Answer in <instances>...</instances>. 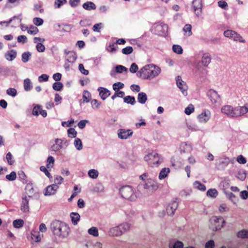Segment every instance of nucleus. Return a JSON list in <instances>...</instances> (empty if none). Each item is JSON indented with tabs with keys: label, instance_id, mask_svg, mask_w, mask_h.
<instances>
[{
	"label": "nucleus",
	"instance_id": "obj_24",
	"mask_svg": "<svg viewBox=\"0 0 248 248\" xmlns=\"http://www.w3.org/2000/svg\"><path fill=\"white\" fill-rule=\"evenodd\" d=\"M169 248H183L184 244L181 241H174L171 242L169 244Z\"/></svg>",
	"mask_w": 248,
	"mask_h": 248
},
{
	"label": "nucleus",
	"instance_id": "obj_60",
	"mask_svg": "<svg viewBox=\"0 0 248 248\" xmlns=\"http://www.w3.org/2000/svg\"><path fill=\"white\" fill-rule=\"evenodd\" d=\"M6 158L8 163L10 165H13L14 164L15 160L13 158L12 154L10 152L7 153V154L6 155Z\"/></svg>",
	"mask_w": 248,
	"mask_h": 248
},
{
	"label": "nucleus",
	"instance_id": "obj_56",
	"mask_svg": "<svg viewBox=\"0 0 248 248\" xmlns=\"http://www.w3.org/2000/svg\"><path fill=\"white\" fill-rule=\"evenodd\" d=\"M91 99V95L89 92L86 91L83 95V100L84 102H89Z\"/></svg>",
	"mask_w": 248,
	"mask_h": 248
},
{
	"label": "nucleus",
	"instance_id": "obj_9",
	"mask_svg": "<svg viewBox=\"0 0 248 248\" xmlns=\"http://www.w3.org/2000/svg\"><path fill=\"white\" fill-rule=\"evenodd\" d=\"M144 187L148 190L154 191L158 188V184L155 180L148 179L147 180Z\"/></svg>",
	"mask_w": 248,
	"mask_h": 248
},
{
	"label": "nucleus",
	"instance_id": "obj_30",
	"mask_svg": "<svg viewBox=\"0 0 248 248\" xmlns=\"http://www.w3.org/2000/svg\"><path fill=\"white\" fill-rule=\"evenodd\" d=\"M218 195V192L215 188H211L206 192V195L211 198H216Z\"/></svg>",
	"mask_w": 248,
	"mask_h": 248
},
{
	"label": "nucleus",
	"instance_id": "obj_19",
	"mask_svg": "<svg viewBox=\"0 0 248 248\" xmlns=\"http://www.w3.org/2000/svg\"><path fill=\"white\" fill-rule=\"evenodd\" d=\"M211 58L209 54H204L202 58L201 63L204 67H207L210 63Z\"/></svg>",
	"mask_w": 248,
	"mask_h": 248
},
{
	"label": "nucleus",
	"instance_id": "obj_10",
	"mask_svg": "<svg viewBox=\"0 0 248 248\" xmlns=\"http://www.w3.org/2000/svg\"><path fill=\"white\" fill-rule=\"evenodd\" d=\"M176 83L177 86L181 90L182 93L184 96L187 95V86L186 83L182 80L180 77H178L176 79Z\"/></svg>",
	"mask_w": 248,
	"mask_h": 248
},
{
	"label": "nucleus",
	"instance_id": "obj_55",
	"mask_svg": "<svg viewBox=\"0 0 248 248\" xmlns=\"http://www.w3.org/2000/svg\"><path fill=\"white\" fill-rule=\"evenodd\" d=\"M133 51V49L132 46H127L122 49V53L125 55H128L131 54Z\"/></svg>",
	"mask_w": 248,
	"mask_h": 248
},
{
	"label": "nucleus",
	"instance_id": "obj_22",
	"mask_svg": "<svg viewBox=\"0 0 248 248\" xmlns=\"http://www.w3.org/2000/svg\"><path fill=\"white\" fill-rule=\"evenodd\" d=\"M109 233L112 236H120L123 234L119 226L110 229Z\"/></svg>",
	"mask_w": 248,
	"mask_h": 248
},
{
	"label": "nucleus",
	"instance_id": "obj_45",
	"mask_svg": "<svg viewBox=\"0 0 248 248\" xmlns=\"http://www.w3.org/2000/svg\"><path fill=\"white\" fill-rule=\"evenodd\" d=\"M124 86V84L121 82H118L116 83H115L113 84L112 87L113 89L115 91L117 92L120 89H122Z\"/></svg>",
	"mask_w": 248,
	"mask_h": 248
},
{
	"label": "nucleus",
	"instance_id": "obj_18",
	"mask_svg": "<svg viewBox=\"0 0 248 248\" xmlns=\"http://www.w3.org/2000/svg\"><path fill=\"white\" fill-rule=\"evenodd\" d=\"M194 10L196 15L199 14L202 11V0H193L192 2Z\"/></svg>",
	"mask_w": 248,
	"mask_h": 248
},
{
	"label": "nucleus",
	"instance_id": "obj_61",
	"mask_svg": "<svg viewBox=\"0 0 248 248\" xmlns=\"http://www.w3.org/2000/svg\"><path fill=\"white\" fill-rule=\"evenodd\" d=\"M78 69L84 75H87L89 74L88 70L85 69L82 64H79L78 65Z\"/></svg>",
	"mask_w": 248,
	"mask_h": 248
},
{
	"label": "nucleus",
	"instance_id": "obj_31",
	"mask_svg": "<svg viewBox=\"0 0 248 248\" xmlns=\"http://www.w3.org/2000/svg\"><path fill=\"white\" fill-rule=\"evenodd\" d=\"M70 217L71 218L72 222L74 225H77L78 224V222L79 221L80 217V215L78 213L75 212L71 213Z\"/></svg>",
	"mask_w": 248,
	"mask_h": 248
},
{
	"label": "nucleus",
	"instance_id": "obj_15",
	"mask_svg": "<svg viewBox=\"0 0 248 248\" xmlns=\"http://www.w3.org/2000/svg\"><path fill=\"white\" fill-rule=\"evenodd\" d=\"M32 114L36 116L41 115L44 117H46L47 115L46 111L42 109V107L39 105H37L34 107Z\"/></svg>",
	"mask_w": 248,
	"mask_h": 248
},
{
	"label": "nucleus",
	"instance_id": "obj_48",
	"mask_svg": "<svg viewBox=\"0 0 248 248\" xmlns=\"http://www.w3.org/2000/svg\"><path fill=\"white\" fill-rule=\"evenodd\" d=\"M173 51L178 54H181L183 53V49L182 47L178 45H174L172 46Z\"/></svg>",
	"mask_w": 248,
	"mask_h": 248
},
{
	"label": "nucleus",
	"instance_id": "obj_41",
	"mask_svg": "<svg viewBox=\"0 0 248 248\" xmlns=\"http://www.w3.org/2000/svg\"><path fill=\"white\" fill-rule=\"evenodd\" d=\"M99 173L98 171L94 169L90 170L88 171L89 177L92 179H96L98 176Z\"/></svg>",
	"mask_w": 248,
	"mask_h": 248
},
{
	"label": "nucleus",
	"instance_id": "obj_14",
	"mask_svg": "<svg viewBox=\"0 0 248 248\" xmlns=\"http://www.w3.org/2000/svg\"><path fill=\"white\" fill-rule=\"evenodd\" d=\"M133 134V131L130 130L120 129L118 133V137L121 139H126Z\"/></svg>",
	"mask_w": 248,
	"mask_h": 248
},
{
	"label": "nucleus",
	"instance_id": "obj_51",
	"mask_svg": "<svg viewBox=\"0 0 248 248\" xmlns=\"http://www.w3.org/2000/svg\"><path fill=\"white\" fill-rule=\"evenodd\" d=\"M121 231L123 233H124V232L128 231L130 229V226L129 224L127 223H123L120 225H119Z\"/></svg>",
	"mask_w": 248,
	"mask_h": 248
},
{
	"label": "nucleus",
	"instance_id": "obj_39",
	"mask_svg": "<svg viewBox=\"0 0 248 248\" xmlns=\"http://www.w3.org/2000/svg\"><path fill=\"white\" fill-rule=\"evenodd\" d=\"M229 208L226 203H223L219 205L218 207V211L220 213H223L227 212Z\"/></svg>",
	"mask_w": 248,
	"mask_h": 248
},
{
	"label": "nucleus",
	"instance_id": "obj_44",
	"mask_svg": "<svg viewBox=\"0 0 248 248\" xmlns=\"http://www.w3.org/2000/svg\"><path fill=\"white\" fill-rule=\"evenodd\" d=\"M38 29L37 28L34 26H31L27 30V32L31 35H35L38 32Z\"/></svg>",
	"mask_w": 248,
	"mask_h": 248
},
{
	"label": "nucleus",
	"instance_id": "obj_11",
	"mask_svg": "<svg viewBox=\"0 0 248 248\" xmlns=\"http://www.w3.org/2000/svg\"><path fill=\"white\" fill-rule=\"evenodd\" d=\"M248 112V107L238 106L234 108V118L243 116Z\"/></svg>",
	"mask_w": 248,
	"mask_h": 248
},
{
	"label": "nucleus",
	"instance_id": "obj_23",
	"mask_svg": "<svg viewBox=\"0 0 248 248\" xmlns=\"http://www.w3.org/2000/svg\"><path fill=\"white\" fill-rule=\"evenodd\" d=\"M62 148V140L59 139H56L55 143L51 146V150L53 151H57Z\"/></svg>",
	"mask_w": 248,
	"mask_h": 248
},
{
	"label": "nucleus",
	"instance_id": "obj_3",
	"mask_svg": "<svg viewBox=\"0 0 248 248\" xmlns=\"http://www.w3.org/2000/svg\"><path fill=\"white\" fill-rule=\"evenodd\" d=\"M225 224L224 218L220 216H213L209 219L208 227L213 232H217L223 228Z\"/></svg>",
	"mask_w": 248,
	"mask_h": 248
},
{
	"label": "nucleus",
	"instance_id": "obj_27",
	"mask_svg": "<svg viewBox=\"0 0 248 248\" xmlns=\"http://www.w3.org/2000/svg\"><path fill=\"white\" fill-rule=\"evenodd\" d=\"M82 7L87 10H92L96 9L95 4L92 1H87L83 3Z\"/></svg>",
	"mask_w": 248,
	"mask_h": 248
},
{
	"label": "nucleus",
	"instance_id": "obj_58",
	"mask_svg": "<svg viewBox=\"0 0 248 248\" xmlns=\"http://www.w3.org/2000/svg\"><path fill=\"white\" fill-rule=\"evenodd\" d=\"M102 28V23H99L95 24L93 27V30L94 32H99L100 30Z\"/></svg>",
	"mask_w": 248,
	"mask_h": 248
},
{
	"label": "nucleus",
	"instance_id": "obj_4",
	"mask_svg": "<svg viewBox=\"0 0 248 248\" xmlns=\"http://www.w3.org/2000/svg\"><path fill=\"white\" fill-rule=\"evenodd\" d=\"M119 192L121 197L126 200L135 201L138 197L135 190L129 186L121 187Z\"/></svg>",
	"mask_w": 248,
	"mask_h": 248
},
{
	"label": "nucleus",
	"instance_id": "obj_59",
	"mask_svg": "<svg viewBox=\"0 0 248 248\" xmlns=\"http://www.w3.org/2000/svg\"><path fill=\"white\" fill-rule=\"evenodd\" d=\"M40 170L43 171V172L45 173V174H46V175L49 179H51L52 178V176L50 174V173H49V172L48 171V170H47V169L46 168V167L45 166H41L40 168Z\"/></svg>",
	"mask_w": 248,
	"mask_h": 248
},
{
	"label": "nucleus",
	"instance_id": "obj_46",
	"mask_svg": "<svg viewBox=\"0 0 248 248\" xmlns=\"http://www.w3.org/2000/svg\"><path fill=\"white\" fill-rule=\"evenodd\" d=\"M194 107L192 104H189L185 109V113L189 115L191 114L194 111Z\"/></svg>",
	"mask_w": 248,
	"mask_h": 248
},
{
	"label": "nucleus",
	"instance_id": "obj_26",
	"mask_svg": "<svg viewBox=\"0 0 248 248\" xmlns=\"http://www.w3.org/2000/svg\"><path fill=\"white\" fill-rule=\"evenodd\" d=\"M156 30L159 35H163L167 32L168 26L166 25H158L156 26Z\"/></svg>",
	"mask_w": 248,
	"mask_h": 248
},
{
	"label": "nucleus",
	"instance_id": "obj_62",
	"mask_svg": "<svg viewBox=\"0 0 248 248\" xmlns=\"http://www.w3.org/2000/svg\"><path fill=\"white\" fill-rule=\"evenodd\" d=\"M126 67L122 65H118L116 67V71L118 73H121L124 71H127Z\"/></svg>",
	"mask_w": 248,
	"mask_h": 248
},
{
	"label": "nucleus",
	"instance_id": "obj_13",
	"mask_svg": "<svg viewBox=\"0 0 248 248\" xmlns=\"http://www.w3.org/2000/svg\"><path fill=\"white\" fill-rule=\"evenodd\" d=\"M207 95L211 102L214 103H216L219 100V95L216 91L213 89H210L208 91Z\"/></svg>",
	"mask_w": 248,
	"mask_h": 248
},
{
	"label": "nucleus",
	"instance_id": "obj_34",
	"mask_svg": "<svg viewBox=\"0 0 248 248\" xmlns=\"http://www.w3.org/2000/svg\"><path fill=\"white\" fill-rule=\"evenodd\" d=\"M237 236L240 238H248V230L243 229L238 232Z\"/></svg>",
	"mask_w": 248,
	"mask_h": 248
},
{
	"label": "nucleus",
	"instance_id": "obj_49",
	"mask_svg": "<svg viewBox=\"0 0 248 248\" xmlns=\"http://www.w3.org/2000/svg\"><path fill=\"white\" fill-rule=\"evenodd\" d=\"M88 233L94 236H97L98 235V231L97 228L93 227L88 230Z\"/></svg>",
	"mask_w": 248,
	"mask_h": 248
},
{
	"label": "nucleus",
	"instance_id": "obj_50",
	"mask_svg": "<svg viewBox=\"0 0 248 248\" xmlns=\"http://www.w3.org/2000/svg\"><path fill=\"white\" fill-rule=\"evenodd\" d=\"M63 88V84L60 82H55L53 84V89L57 91H61Z\"/></svg>",
	"mask_w": 248,
	"mask_h": 248
},
{
	"label": "nucleus",
	"instance_id": "obj_42",
	"mask_svg": "<svg viewBox=\"0 0 248 248\" xmlns=\"http://www.w3.org/2000/svg\"><path fill=\"white\" fill-rule=\"evenodd\" d=\"M124 101L127 104L134 105L135 103V98L133 96H126L124 98Z\"/></svg>",
	"mask_w": 248,
	"mask_h": 248
},
{
	"label": "nucleus",
	"instance_id": "obj_38",
	"mask_svg": "<svg viewBox=\"0 0 248 248\" xmlns=\"http://www.w3.org/2000/svg\"><path fill=\"white\" fill-rule=\"evenodd\" d=\"M63 180V179L61 176L55 175L54 176L53 185H56V186H58L62 184Z\"/></svg>",
	"mask_w": 248,
	"mask_h": 248
},
{
	"label": "nucleus",
	"instance_id": "obj_32",
	"mask_svg": "<svg viewBox=\"0 0 248 248\" xmlns=\"http://www.w3.org/2000/svg\"><path fill=\"white\" fill-rule=\"evenodd\" d=\"M147 97L145 93H140L138 96V102L140 104H144L147 101Z\"/></svg>",
	"mask_w": 248,
	"mask_h": 248
},
{
	"label": "nucleus",
	"instance_id": "obj_47",
	"mask_svg": "<svg viewBox=\"0 0 248 248\" xmlns=\"http://www.w3.org/2000/svg\"><path fill=\"white\" fill-rule=\"evenodd\" d=\"M247 174L245 171L241 170L238 172L236 177L241 181H244L246 178Z\"/></svg>",
	"mask_w": 248,
	"mask_h": 248
},
{
	"label": "nucleus",
	"instance_id": "obj_25",
	"mask_svg": "<svg viewBox=\"0 0 248 248\" xmlns=\"http://www.w3.org/2000/svg\"><path fill=\"white\" fill-rule=\"evenodd\" d=\"M66 58L69 62H74L77 59L76 53L74 51H69L66 53Z\"/></svg>",
	"mask_w": 248,
	"mask_h": 248
},
{
	"label": "nucleus",
	"instance_id": "obj_8",
	"mask_svg": "<svg viewBox=\"0 0 248 248\" xmlns=\"http://www.w3.org/2000/svg\"><path fill=\"white\" fill-rule=\"evenodd\" d=\"M221 111L226 116L234 118V108L230 105H226L222 107Z\"/></svg>",
	"mask_w": 248,
	"mask_h": 248
},
{
	"label": "nucleus",
	"instance_id": "obj_43",
	"mask_svg": "<svg viewBox=\"0 0 248 248\" xmlns=\"http://www.w3.org/2000/svg\"><path fill=\"white\" fill-rule=\"evenodd\" d=\"M68 136L70 138H75L76 137L77 132L73 128H70L67 130Z\"/></svg>",
	"mask_w": 248,
	"mask_h": 248
},
{
	"label": "nucleus",
	"instance_id": "obj_53",
	"mask_svg": "<svg viewBox=\"0 0 248 248\" xmlns=\"http://www.w3.org/2000/svg\"><path fill=\"white\" fill-rule=\"evenodd\" d=\"M33 23L35 25L40 26L43 24L44 20L41 18L35 17L33 19Z\"/></svg>",
	"mask_w": 248,
	"mask_h": 248
},
{
	"label": "nucleus",
	"instance_id": "obj_1",
	"mask_svg": "<svg viewBox=\"0 0 248 248\" xmlns=\"http://www.w3.org/2000/svg\"><path fill=\"white\" fill-rule=\"evenodd\" d=\"M51 229L54 235L62 238L67 237L70 231L66 224L59 221H53L51 224Z\"/></svg>",
	"mask_w": 248,
	"mask_h": 248
},
{
	"label": "nucleus",
	"instance_id": "obj_54",
	"mask_svg": "<svg viewBox=\"0 0 248 248\" xmlns=\"http://www.w3.org/2000/svg\"><path fill=\"white\" fill-rule=\"evenodd\" d=\"M31 54L29 52H26L22 55V60L24 62H26L29 60Z\"/></svg>",
	"mask_w": 248,
	"mask_h": 248
},
{
	"label": "nucleus",
	"instance_id": "obj_16",
	"mask_svg": "<svg viewBox=\"0 0 248 248\" xmlns=\"http://www.w3.org/2000/svg\"><path fill=\"white\" fill-rule=\"evenodd\" d=\"M29 199L26 196L23 197L20 208L24 213H27L29 211Z\"/></svg>",
	"mask_w": 248,
	"mask_h": 248
},
{
	"label": "nucleus",
	"instance_id": "obj_29",
	"mask_svg": "<svg viewBox=\"0 0 248 248\" xmlns=\"http://www.w3.org/2000/svg\"><path fill=\"white\" fill-rule=\"evenodd\" d=\"M184 35L186 36H190L192 34V26L190 24H186L183 29Z\"/></svg>",
	"mask_w": 248,
	"mask_h": 248
},
{
	"label": "nucleus",
	"instance_id": "obj_57",
	"mask_svg": "<svg viewBox=\"0 0 248 248\" xmlns=\"http://www.w3.org/2000/svg\"><path fill=\"white\" fill-rule=\"evenodd\" d=\"M16 174L15 171H12L10 174L6 176V178L9 181H14L16 179Z\"/></svg>",
	"mask_w": 248,
	"mask_h": 248
},
{
	"label": "nucleus",
	"instance_id": "obj_28",
	"mask_svg": "<svg viewBox=\"0 0 248 248\" xmlns=\"http://www.w3.org/2000/svg\"><path fill=\"white\" fill-rule=\"evenodd\" d=\"M16 52L14 50H12L5 54L6 59L9 61H11L16 58Z\"/></svg>",
	"mask_w": 248,
	"mask_h": 248
},
{
	"label": "nucleus",
	"instance_id": "obj_20",
	"mask_svg": "<svg viewBox=\"0 0 248 248\" xmlns=\"http://www.w3.org/2000/svg\"><path fill=\"white\" fill-rule=\"evenodd\" d=\"M98 91L99 92V95L103 100L106 99L110 94V92L105 88L99 87L98 88Z\"/></svg>",
	"mask_w": 248,
	"mask_h": 248
},
{
	"label": "nucleus",
	"instance_id": "obj_37",
	"mask_svg": "<svg viewBox=\"0 0 248 248\" xmlns=\"http://www.w3.org/2000/svg\"><path fill=\"white\" fill-rule=\"evenodd\" d=\"M54 158L52 156H49L48 157L46 160V167L47 168H52L54 165Z\"/></svg>",
	"mask_w": 248,
	"mask_h": 248
},
{
	"label": "nucleus",
	"instance_id": "obj_17",
	"mask_svg": "<svg viewBox=\"0 0 248 248\" xmlns=\"http://www.w3.org/2000/svg\"><path fill=\"white\" fill-rule=\"evenodd\" d=\"M210 115L211 114L209 111H204L199 115L198 119L200 123H205L209 120Z\"/></svg>",
	"mask_w": 248,
	"mask_h": 248
},
{
	"label": "nucleus",
	"instance_id": "obj_35",
	"mask_svg": "<svg viewBox=\"0 0 248 248\" xmlns=\"http://www.w3.org/2000/svg\"><path fill=\"white\" fill-rule=\"evenodd\" d=\"M194 188L202 191L206 190L205 186L199 181H195L193 183Z\"/></svg>",
	"mask_w": 248,
	"mask_h": 248
},
{
	"label": "nucleus",
	"instance_id": "obj_40",
	"mask_svg": "<svg viewBox=\"0 0 248 248\" xmlns=\"http://www.w3.org/2000/svg\"><path fill=\"white\" fill-rule=\"evenodd\" d=\"M74 144L78 150H80L82 149V143L81 140L79 138H76L75 140Z\"/></svg>",
	"mask_w": 248,
	"mask_h": 248
},
{
	"label": "nucleus",
	"instance_id": "obj_6",
	"mask_svg": "<svg viewBox=\"0 0 248 248\" xmlns=\"http://www.w3.org/2000/svg\"><path fill=\"white\" fill-rule=\"evenodd\" d=\"M224 35L225 37L231 38L234 41H239L240 42H245V40L243 39L242 37L239 34L231 30H227L225 31Z\"/></svg>",
	"mask_w": 248,
	"mask_h": 248
},
{
	"label": "nucleus",
	"instance_id": "obj_2",
	"mask_svg": "<svg viewBox=\"0 0 248 248\" xmlns=\"http://www.w3.org/2000/svg\"><path fill=\"white\" fill-rule=\"evenodd\" d=\"M161 72L159 67L154 64L145 65L140 69L139 74L140 77L144 79L154 78L159 75Z\"/></svg>",
	"mask_w": 248,
	"mask_h": 248
},
{
	"label": "nucleus",
	"instance_id": "obj_36",
	"mask_svg": "<svg viewBox=\"0 0 248 248\" xmlns=\"http://www.w3.org/2000/svg\"><path fill=\"white\" fill-rule=\"evenodd\" d=\"M24 221L21 219L15 220L13 222V226L14 228L18 229L23 227L24 225Z\"/></svg>",
	"mask_w": 248,
	"mask_h": 248
},
{
	"label": "nucleus",
	"instance_id": "obj_64",
	"mask_svg": "<svg viewBox=\"0 0 248 248\" xmlns=\"http://www.w3.org/2000/svg\"><path fill=\"white\" fill-rule=\"evenodd\" d=\"M214 247L215 243L212 240H209L205 244V248H214Z\"/></svg>",
	"mask_w": 248,
	"mask_h": 248
},
{
	"label": "nucleus",
	"instance_id": "obj_21",
	"mask_svg": "<svg viewBox=\"0 0 248 248\" xmlns=\"http://www.w3.org/2000/svg\"><path fill=\"white\" fill-rule=\"evenodd\" d=\"M170 169L168 167L162 168L159 173L158 179L160 180L165 179L170 173Z\"/></svg>",
	"mask_w": 248,
	"mask_h": 248
},
{
	"label": "nucleus",
	"instance_id": "obj_7",
	"mask_svg": "<svg viewBox=\"0 0 248 248\" xmlns=\"http://www.w3.org/2000/svg\"><path fill=\"white\" fill-rule=\"evenodd\" d=\"M178 206V202L176 200H172L170 201L167 207L166 211L169 216H171L174 214L175 211Z\"/></svg>",
	"mask_w": 248,
	"mask_h": 248
},
{
	"label": "nucleus",
	"instance_id": "obj_5",
	"mask_svg": "<svg viewBox=\"0 0 248 248\" xmlns=\"http://www.w3.org/2000/svg\"><path fill=\"white\" fill-rule=\"evenodd\" d=\"M144 159L151 167L158 166L161 161V157L156 154H148L145 156Z\"/></svg>",
	"mask_w": 248,
	"mask_h": 248
},
{
	"label": "nucleus",
	"instance_id": "obj_33",
	"mask_svg": "<svg viewBox=\"0 0 248 248\" xmlns=\"http://www.w3.org/2000/svg\"><path fill=\"white\" fill-rule=\"evenodd\" d=\"M32 87L31 82L29 78H26L24 80V88L25 91H30Z\"/></svg>",
	"mask_w": 248,
	"mask_h": 248
},
{
	"label": "nucleus",
	"instance_id": "obj_12",
	"mask_svg": "<svg viewBox=\"0 0 248 248\" xmlns=\"http://www.w3.org/2000/svg\"><path fill=\"white\" fill-rule=\"evenodd\" d=\"M59 186L56 185H51L47 186L44 192V195L46 196L54 195L56 193Z\"/></svg>",
	"mask_w": 248,
	"mask_h": 248
},
{
	"label": "nucleus",
	"instance_id": "obj_52",
	"mask_svg": "<svg viewBox=\"0 0 248 248\" xmlns=\"http://www.w3.org/2000/svg\"><path fill=\"white\" fill-rule=\"evenodd\" d=\"M7 94L11 96L15 97L16 96L17 92L15 88H9L6 91Z\"/></svg>",
	"mask_w": 248,
	"mask_h": 248
},
{
	"label": "nucleus",
	"instance_id": "obj_63",
	"mask_svg": "<svg viewBox=\"0 0 248 248\" xmlns=\"http://www.w3.org/2000/svg\"><path fill=\"white\" fill-rule=\"evenodd\" d=\"M138 70V66L135 63H133L130 67L129 71L132 73H135Z\"/></svg>",
	"mask_w": 248,
	"mask_h": 248
}]
</instances>
